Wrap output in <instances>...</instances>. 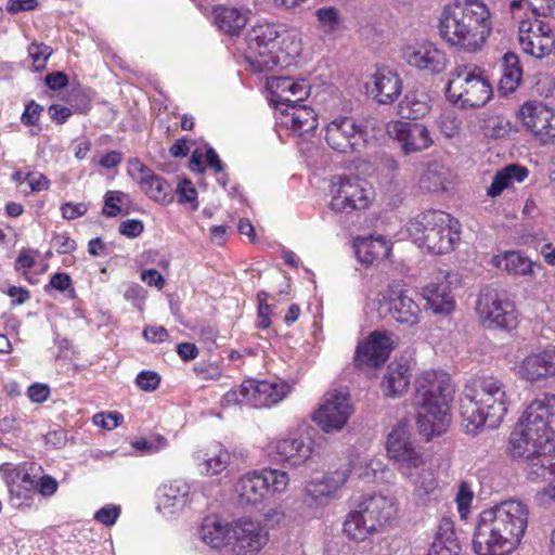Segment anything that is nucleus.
Masks as SVG:
<instances>
[{
    "mask_svg": "<svg viewBox=\"0 0 555 555\" xmlns=\"http://www.w3.org/2000/svg\"><path fill=\"white\" fill-rule=\"evenodd\" d=\"M555 395L542 393L533 399L509 437L514 459L526 463L532 481H546L555 473Z\"/></svg>",
    "mask_w": 555,
    "mask_h": 555,
    "instance_id": "f257e3e1",
    "label": "nucleus"
},
{
    "mask_svg": "<svg viewBox=\"0 0 555 555\" xmlns=\"http://www.w3.org/2000/svg\"><path fill=\"white\" fill-rule=\"evenodd\" d=\"M528 517V506L517 500H507L482 511L473 535L474 552L477 555H509L524 538Z\"/></svg>",
    "mask_w": 555,
    "mask_h": 555,
    "instance_id": "f03ea898",
    "label": "nucleus"
},
{
    "mask_svg": "<svg viewBox=\"0 0 555 555\" xmlns=\"http://www.w3.org/2000/svg\"><path fill=\"white\" fill-rule=\"evenodd\" d=\"M438 29L451 48L478 53L492 35V12L483 0H454L442 9Z\"/></svg>",
    "mask_w": 555,
    "mask_h": 555,
    "instance_id": "7ed1b4c3",
    "label": "nucleus"
},
{
    "mask_svg": "<svg viewBox=\"0 0 555 555\" xmlns=\"http://www.w3.org/2000/svg\"><path fill=\"white\" fill-rule=\"evenodd\" d=\"M511 403L506 386L494 376L470 378L460 398L462 427L467 434L496 428Z\"/></svg>",
    "mask_w": 555,
    "mask_h": 555,
    "instance_id": "20e7f679",
    "label": "nucleus"
},
{
    "mask_svg": "<svg viewBox=\"0 0 555 555\" xmlns=\"http://www.w3.org/2000/svg\"><path fill=\"white\" fill-rule=\"evenodd\" d=\"M454 387L441 372H424L416 380V425L426 437L442 435L451 423L450 403Z\"/></svg>",
    "mask_w": 555,
    "mask_h": 555,
    "instance_id": "39448f33",
    "label": "nucleus"
},
{
    "mask_svg": "<svg viewBox=\"0 0 555 555\" xmlns=\"http://www.w3.org/2000/svg\"><path fill=\"white\" fill-rule=\"evenodd\" d=\"M387 453L395 468L412 487L420 501L435 493L438 481L430 463L411 441L410 433L403 425L396 426L387 438Z\"/></svg>",
    "mask_w": 555,
    "mask_h": 555,
    "instance_id": "423d86ee",
    "label": "nucleus"
},
{
    "mask_svg": "<svg viewBox=\"0 0 555 555\" xmlns=\"http://www.w3.org/2000/svg\"><path fill=\"white\" fill-rule=\"evenodd\" d=\"M291 77H268V102L274 108L275 126L279 129L291 130L293 135L302 137L318 127V115L308 105L289 104L285 98L286 87Z\"/></svg>",
    "mask_w": 555,
    "mask_h": 555,
    "instance_id": "0eeeda50",
    "label": "nucleus"
},
{
    "mask_svg": "<svg viewBox=\"0 0 555 555\" xmlns=\"http://www.w3.org/2000/svg\"><path fill=\"white\" fill-rule=\"evenodd\" d=\"M446 96L462 108L480 107L490 101L492 87L480 67L474 64H460L450 73Z\"/></svg>",
    "mask_w": 555,
    "mask_h": 555,
    "instance_id": "6e6552de",
    "label": "nucleus"
},
{
    "mask_svg": "<svg viewBox=\"0 0 555 555\" xmlns=\"http://www.w3.org/2000/svg\"><path fill=\"white\" fill-rule=\"evenodd\" d=\"M396 513L397 508L391 499L382 494L367 496L348 513L344 521V532L350 540L364 541L379 526L390 521Z\"/></svg>",
    "mask_w": 555,
    "mask_h": 555,
    "instance_id": "1a4fd4ad",
    "label": "nucleus"
},
{
    "mask_svg": "<svg viewBox=\"0 0 555 555\" xmlns=\"http://www.w3.org/2000/svg\"><path fill=\"white\" fill-rule=\"evenodd\" d=\"M291 391V386L281 379L244 380L240 386L227 391L221 399V406L248 405L269 408L281 402Z\"/></svg>",
    "mask_w": 555,
    "mask_h": 555,
    "instance_id": "9d476101",
    "label": "nucleus"
},
{
    "mask_svg": "<svg viewBox=\"0 0 555 555\" xmlns=\"http://www.w3.org/2000/svg\"><path fill=\"white\" fill-rule=\"evenodd\" d=\"M288 475L278 469H262L247 473L235 483L241 505H258L270 493L283 492L288 485Z\"/></svg>",
    "mask_w": 555,
    "mask_h": 555,
    "instance_id": "9b49d317",
    "label": "nucleus"
},
{
    "mask_svg": "<svg viewBox=\"0 0 555 555\" xmlns=\"http://www.w3.org/2000/svg\"><path fill=\"white\" fill-rule=\"evenodd\" d=\"M476 311L488 328L513 330L517 325V310L506 292L483 288L478 296Z\"/></svg>",
    "mask_w": 555,
    "mask_h": 555,
    "instance_id": "f8f14e48",
    "label": "nucleus"
},
{
    "mask_svg": "<svg viewBox=\"0 0 555 555\" xmlns=\"http://www.w3.org/2000/svg\"><path fill=\"white\" fill-rule=\"evenodd\" d=\"M280 33L278 26L273 23H261L255 25L247 36V47L244 52V59L248 63L254 73H268L280 65L279 56H269V59L260 63V48L276 49V39Z\"/></svg>",
    "mask_w": 555,
    "mask_h": 555,
    "instance_id": "ddd939ff",
    "label": "nucleus"
},
{
    "mask_svg": "<svg viewBox=\"0 0 555 555\" xmlns=\"http://www.w3.org/2000/svg\"><path fill=\"white\" fill-rule=\"evenodd\" d=\"M519 46L521 50L535 59H543L554 50L555 30L550 21L535 17L519 24Z\"/></svg>",
    "mask_w": 555,
    "mask_h": 555,
    "instance_id": "4468645a",
    "label": "nucleus"
},
{
    "mask_svg": "<svg viewBox=\"0 0 555 555\" xmlns=\"http://www.w3.org/2000/svg\"><path fill=\"white\" fill-rule=\"evenodd\" d=\"M352 412L350 396L345 390H331L323 403L313 413V422L325 433L338 431L348 422Z\"/></svg>",
    "mask_w": 555,
    "mask_h": 555,
    "instance_id": "2eb2a0df",
    "label": "nucleus"
},
{
    "mask_svg": "<svg viewBox=\"0 0 555 555\" xmlns=\"http://www.w3.org/2000/svg\"><path fill=\"white\" fill-rule=\"evenodd\" d=\"M331 193L330 206L336 212L349 214L369 206L367 191L357 177H333Z\"/></svg>",
    "mask_w": 555,
    "mask_h": 555,
    "instance_id": "dca6fc26",
    "label": "nucleus"
},
{
    "mask_svg": "<svg viewBox=\"0 0 555 555\" xmlns=\"http://www.w3.org/2000/svg\"><path fill=\"white\" fill-rule=\"evenodd\" d=\"M128 173L140 185L141 191L152 201L169 204L172 201V186L162 176L156 175L139 158L128 160Z\"/></svg>",
    "mask_w": 555,
    "mask_h": 555,
    "instance_id": "f3484780",
    "label": "nucleus"
},
{
    "mask_svg": "<svg viewBox=\"0 0 555 555\" xmlns=\"http://www.w3.org/2000/svg\"><path fill=\"white\" fill-rule=\"evenodd\" d=\"M268 450L273 461L297 467L311 457L313 446L309 437H287L271 441Z\"/></svg>",
    "mask_w": 555,
    "mask_h": 555,
    "instance_id": "a211bd4d",
    "label": "nucleus"
},
{
    "mask_svg": "<svg viewBox=\"0 0 555 555\" xmlns=\"http://www.w3.org/2000/svg\"><path fill=\"white\" fill-rule=\"evenodd\" d=\"M325 132V139H378L380 135L378 121L373 117L338 116L326 125Z\"/></svg>",
    "mask_w": 555,
    "mask_h": 555,
    "instance_id": "6ab92c4d",
    "label": "nucleus"
},
{
    "mask_svg": "<svg viewBox=\"0 0 555 555\" xmlns=\"http://www.w3.org/2000/svg\"><path fill=\"white\" fill-rule=\"evenodd\" d=\"M347 469L327 473L309 481L304 491V503L309 507H318L337 495L339 489L348 480Z\"/></svg>",
    "mask_w": 555,
    "mask_h": 555,
    "instance_id": "aec40b11",
    "label": "nucleus"
},
{
    "mask_svg": "<svg viewBox=\"0 0 555 555\" xmlns=\"http://www.w3.org/2000/svg\"><path fill=\"white\" fill-rule=\"evenodd\" d=\"M392 350V340L386 332L375 331L358 345L354 353L357 367H377L386 362Z\"/></svg>",
    "mask_w": 555,
    "mask_h": 555,
    "instance_id": "412c9836",
    "label": "nucleus"
},
{
    "mask_svg": "<svg viewBox=\"0 0 555 555\" xmlns=\"http://www.w3.org/2000/svg\"><path fill=\"white\" fill-rule=\"evenodd\" d=\"M191 485L175 479L160 485L156 491L157 508L166 516L182 512L192 501Z\"/></svg>",
    "mask_w": 555,
    "mask_h": 555,
    "instance_id": "4be33fe9",
    "label": "nucleus"
},
{
    "mask_svg": "<svg viewBox=\"0 0 555 555\" xmlns=\"http://www.w3.org/2000/svg\"><path fill=\"white\" fill-rule=\"evenodd\" d=\"M403 56L409 65L430 74L443 72L448 62L446 53L428 41L406 48Z\"/></svg>",
    "mask_w": 555,
    "mask_h": 555,
    "instance_id": "5701e85b",
    "label": "nucleus"
},
{
    "mask_svg": "<svg viewBox=\"0 0 555 555\" xmlns=\"http://www.w3.org/2000/svg\"><path fill=\"white\" fill-rule=\"evenodd\" d=\"M460 241V223L451 217V222H446L441 227H434L424 240L416 244L426 247L434 254H447L453 250L456 242Z\"/></svg>",
    "mask_w": 555,
    "mask_h": 555,
    "instance_id": "b1692460",
    "label": "nucleus"
},
{
    "mask_svg": "<svg viewBox=\"0 0 555 555\" xmlns=\"http://www.w3.org/2000/svg\"><path fill=\"white\" fill-rule=\"evenodd\" d=\"M490 263L509 275L534 278L537 271L541 270V264L530 260L519 250H506L494 255Z\"/></svg>",
    "mask_w": 555,
    "mask_h": 555,
    "instance_id": "393cba45",
    "label": "nucleus"
},
{
    "mask_svg": "<svg viewBox=\"0 0 555 555\" xmlns=\"http://www.w3.org/2000/svg\"><path fill=\"white\" fill-rule=\"evenodd\" d=\"M520 113L533 135L540 139H555V111L526 103L521 106Z\"/></svg>",
    "mask_w": 555,
    "mask_h": 555,
    "instance_id": "a878e982",
    "label": "nucleus"
},
{
    "mask_svg": "<svg viewBox=\"0 0 555 555\" xmlns=\"http://www.w3.org/2000/svg\"><path fill=\"white\" fill-rule=\"evenodd\" d=\"M233 535L240 550L258 552L268 541V533L261 522L249 518H241L232 527Z\"/></svg>",
    "mask_w": 555,
    "mask_h": 555,
    "instance_id": "bb28decb",
    "label": "nucleus"
},
{
    "mask_svg": "<svg viewBox=\"0 0 555 555\" xmlns=\"http://www.w3.org/2000/svg\"><path fill=\"white\" fill-rule=\"evenodd\" d=\"M367 90L379 104H391L402 92V80L397 73L378 68L372 76V88L367 86Z\"/></svg>",
    "mask_w": 555,
    "mask_h": 555,
    "instance_id": "cd10ccee",
    "label": "nucleus"
},
{
    "mask_svg": "<svg viewBox=\"0 0 555 555\" xmlns=\"http://www.w3.org/2000/svg\"><path fill=\"white\" fill-rule=\"evenodd\" d=\"M519 374L531 382L555 376V349L527 356L519 367Z\"/></svg>",
    "mask_w": 555,
    "mask_h": 555,
    "instance_id": "c85d7f7f",
    "label": "nucleus"
},
{
    "mask_svg": "<svg viewBox=\"0 0 555 555\" xmlns=\"http://www.w3.org/2000/svg\"><path fill=\"white\" fill-rule=\"evenodd\" d=\"M450 273L441 276L437 282H431L423 288V297L427 306L435 313H450L454 309V299L451 295L449 281Z\"/></svg>",
    "mask_w": 555,
    "mask_h": 555,
    "instance_id": "c756f323",
    "label": "nucleus"
},
{
    "mask_svg": "<svg viewBox=\"0 0 555 555\" xmlns=\"http://www.w3.org/2000/svg\"><path fill=\"white\" fill-rule=\"evenodd\" d=\"M388 311L395 321L406 326L415 325L421 313L418 305L402 291H390Z\"/></svg>",
    "mask_w": 555,
    "mask_h": 555,
    "instance_id": "7c9ffc66",
    "label": "nucleus"
},
{
    "mask_svg": "<svg viewBox=\"0 0 555 555\" xmlns=\"http://www.w3.org/2000/svg\"><path fill=\"white\" fill-rule=\"evenodd\" d=\"M354 250L358 260L364 264L386 259L391 254V244L384 236L357 237Z\"/></svg>",
    "mask_w": 555,
    "mask_h": 555,
    "instance_id": "2f4dec72",
    "label": "nucleus"
},
{
    "mask_svg": "<svg viewBox=\"0 0 555 555\" xmlns=\"http://www.w3.org/2000/svg\"><path fill=\"white\" fill-rule=\"evenodd\" d=\"M314 16L315 29L324 41L337 39L345 28L343 14L336 7L319 8L315 10Z\"/></svg>",
    "mask_w": 555,
    "mask_h": 555,
    "instance_id": "473e14b6",
    "label": "nucleus"
},
{
    "mask_svg": "<svg viewBox=\"0 0 555 555\" xmlns=\"http://www.w3.org/2000/svg\"><path fill=\"white\" fill-rule=\"evenodd\" d=\"M215 26L230 36L238 35L247 23L246 12L242 9L218 4L212 8Z\"/></svg>",
    "mask_w": 555,
    "mask_h": 555,
    "instance_id": "72a5a7b5",
    "label": "nucleus"
},
{
    "mask_svg": "<svg viewBox=\"0 0 555 555\" xmlns=\"http://www.w3.org/2000/svg\"><path fill=\"white\" fill-rule=\"evenodd\" d=\"M461 544L455 535L454 524L444 518L440 521L427 555H459Z\"/></svg>",
    "mask_w": 555,
    "mask_h": 555,
    "instance_id": "f704fd0d",
    "label": "nucleus"
},
{
    "mask_svg": "<svg viewBox=\"0 0 555 555\" xmlns=\"http://www.w3.org/2000/svg\"><path fill=\"white\" fill-rule=\"evenodd\" d=\"M502 75L498 85L501 95H508L517 90L522 79L519 57L514 52H506L501 60Z\"/></svg>",
    "mask_w": 555,
    "mask_h": 555,
    "instance_id": "c9c22d12",
    "label": "nucleus"
},
{
    "mask_svg": "<svg viewBox=\"0 0 555 555\" xmlns=\"http://www.w3.org/2000/svg\"><path fill=\"white\" fill-rule=\"evenodd\" d=\"M229 524L223 522L219 517L211 515L203 519L198 529L199 539L212 548H219L230 540Z\"/></svg>",
    "mask_w": 555,
    "mask_h": 555,
    "instance_id": "e433bc0d",
    "label": "nucleus"
},
{
    "mask_svg": "<svg viewBox=\"0 0 555 555\" xmlns=\"http://www.w3.org/2000/svg\"><path fill=\"white\" fill-rule=\"evenodd\" d=\"M446 222H451V215L441 210H427L413 218L406 230L414 243H417L434 227H441Z\"/></svg>",
    "mask_w": 555,
    "mask_h": 555,
    "instance_id": "4c0bfd02",
    "label": "nucleus"
},
{
    "mask_svg": "<svg viewBox=\"0 0 555 555\" xmlns=\"http://www.w3.org/2000/svg\"><path fill=\"white\" fill-rule=\"evenodd\" d=\"M410 384L409 367L402 363H390L380 382V389L386 397L402 395Z\"/></svg>",
    "mask_w": 555,
    "mask_h": 555,
    "instance_id": "58836bf2",
    "label": "nucleus"
},
{
    "mask_svg": "<svg viewBox=\"0 0 555 555\" xmlns=\"http://www.w3.org/2000/svg\"><path fill=\"white\" fill-rule=\"evenodd\" d=\"M386 132L389 139H429V132L424 125L408 119L389 121L386 125Z\"/></svg>",
    "mask_w": 555,
    "mask_h": 555,
    "instance_id": "ea45409f",
    "label": "nucleus"
},
{
    "mask_svg": "<svg viewBox=\"0 0 555 555\" xmlns=\"http://www.w3.org/2000/svg\"><path fill=\"white\" fill-rule=\"evenodd\" d=\"M202 466V473L217 475L223 472L230 462V453L219 444L212 446L207 453Z\"/></svg>",
    "mask_w": 555,
    "mask_h": 555,
    "instance_id": "a19ab883",
    "label": "nucleus"
},
{
    "mask_svg": "<svg viewBox=\"0 0 555 555\" xmlns=\"http://www.w3.org/2000/svg\"><path fill=\"white\" fill-rule=\"evenodd\" d=\"M25 466H27L25 463L22 465H13L11 463L0 465V473L12 496L22 498V485H20V480Z\"/></svg>",
    "mask_w": 555,
    "mask_h": 555,
    "instance_id": "79ce46f5",
    "label": "nucleus"
},
{
    "mask_svg": "<svg viewBox=\"0 0 555 555\" xmlns=\"http://www.w3.org/2000/svg\"><path fill=\"white\" fill-rule=\"evenodd\" d=\"M399 107L402 116L411 121L424 117L429 112L428 103L425 100L416 99L414 94L405 95Z\"/></svg>",
    "mask_w": 555,
    "mask_h": 555,
    "instance_id": "37998d69",
    "label": "nucleus"
},
{
    "mask_svg": "<svg viewBox=\"0 0 555 555\" xmlns=\"http://www.w3.org/2000/svg\"><path fill=\"white\" fill-rule=\"evenodd\" d=\"M446 182V173L442 167L437 164L430 165L428 169L422 175L420 180L421 188L428 192L444 190Z\"/></svg>",
    "mask_w": 555,
    "mask_h": 555,
    "instance_id": "c03bdc74",
    "label": "nucleus"
},
{
    "mask_svg": "<svg viewBox=\"0 0 555 555\" xmlns=\"http://www.w3.org/2000/svg\"><path fill=\"white\" fill-rule=\"evenodd\" d=\"M67 102L75 112L80 114L88 113L92 107L91 89L81 86L73 87L68 94Z\"/></svg>",
    "mask_w": 555,
    "mask_h": 555,
    "instance_id": "a18cd8bd",
    "label": "nucleus"
},
{
    "mask_svg": "<svg viewBox=\"0 0 555 555\" xmlns=\"http://www.w3.org/2000/svg\"><path fill=\"white\" fill-rule=\"evenodd\" d=\"M311 87L306 79H295L291 77L286 87L285 98H288L289 104H299L310 95Z\"/></svg>",
    "mask_w": 555,
    "mask_h": 555,
    "instance_id": "49530a36",
    "label": "nucleus"
},
{
    "mask_svg": "<svg viewBox=\"0 0 555 555\" xmlns=\"http://www.w3.org/2000/svg\"><path fill=\"white\" fill-rule=\"evenodd\" d=\"M487 129L491 130L490 139H505L516 132L515 125L505 117L496 116L487 121Z\"/></svg>",
    "mask_w": 555,
    "mask_h": 555,
    "instance_id": "de8ad7c7",
    "label": "nucleus"
},
{
    "mask_svg": "<svg viewBox=\"0 0 555 555\" xmlns=\"http://www.w3.org/2000/svg\"><path fill=\"white\" fill-rule=\"evenodd\" d=\"M27 51L35 70L40 72L44 69L48 59L52 54V49L44 43L33 42L28 46Z\"/></svg>",
    "mask_w": 555,
    "mask_h": 555,
    "instance_id": "09e8293b",
    "label": "nucleus"
},
{
    "mask_svg": "<svg viewBox=\"0 0 555 555\" xmlns=\"http://www.w3.org/2000/svg\"><path fill=\"white\" fill-rule=\"evenodd\" d=\"M270 299H273V297L264 291H260L257 295V300H258L257 326L262 330L268 328L271 324L270 315L273 311V307L268 302Z\"/></svg>",
    "mask_w": 555,
    "mask_h": 555,
    "instance_id": "8fccbe9b",
    "label": "nucleus"
},
{
    "mask_svg": "<svg viewBox=\"0 0 555 555\" xmlns=\"http://www.w3.org/2000/svg\"><path fill=\"white\" fill-rule=\"evenodd\" d=\"M167 446H168L167 439L159 434L153 435L149 438L138 439L132 442V447L135 450L146 452L150 454L156 453V452L165 449Z\"/></svg>",
    "mask_w": 555,
    "mask_h": 555,
    "instance_id": "3c124183",
    "label": "nucleus"
},
{
    "mask_svg": "<svg viewBox=\"0 0 555 555\" xmlns=\"http://www.w3.org/2000/svg\"><path fill=\"white\" fill-rule=\"evenodd\" d=\"M126 197V193L121 191H107L104 196L103 214L107 217L118 216L121 211L119 204H121Z\"/></svg>",
    "mask_w": 555,
    "mask_h": 555,
    "instance_id": "603ef678",
    "label": "nucleus"
},
{
    "mask_svg": "<svg viewBox=\"0 0 555 555\" xmlns=\"http://www.w3.org/2000/svg\"><path fill=\"white\" fill-rule=\"evenodd\" d=\"M177 194L180 204L191 203L193 210H196L198 208V203L196 201L197 191L189 179H182L181 181H179L177 186Z\"/></svg>",
    "mask_w": 555,
    "mask_h": 555,
    "instance_id": "864d4df0",
    "label": "nucleus"
},
{
    "mask_svg": "<svg viewBox=\"0 0 555 555\" xmlns=\"http://www.w3.org/2000/svg\"><path fill=\"white\" fill-rule=\"evenodd\" d=\"M437 126L447 139H452L457 134L460 120L453 113H444L437 120Z\"/></svg>",
    "mask_w": 555,
    "mask_h": 555,
    "instance_id": "5fc2aeb1",
    "label": "nucleus"
},
{
    "mask_svg": "<svg viewBox=\"0 0 555 555\" xmlns=\"http://www.w3.org/2000/svg\"><path fill=\"white\" fill-rule=\"evenodd\" d=\"M511 185H512V183L509 181V175L505 167L495 173V176L493 177L492 183L490 184V186L487 190V194L490 197H496L505 189L509 188Z\"/></svg>",
    "mask_w": 555,
    "mask_h": 555,
    "instance_id": "6e6d98bb",
    "label": "nucleus"
},
{
    "mask_svg": "<svg viewBox=\"0 0 555 555\" xmlns=\"http://www.w3.org/2000/svg\"><path fill=\"white\" fill-rule=\"evenodd\" d=\"M124 420V416L119 412L109 413H96L92 417V422L95 426L111 430L116 428Z\"/></svg>",
    "mask_w": 555,
    "mask_h": 555,
    "instance_id": "4d7b16f0",
    "label": "nucleus"
},
{
    "mask_svg": "<svg viewBox=\"0 0 555 555\" xmlns=\"http://www.w3.org/2000/svg\"><path fill=\"white\" fill-rule=\"evenodd\" d=\"M120 507L113 504H106L94 514V519L105 526H113L120 515Z\"/></svg>",
    "mask_w": 555,
    "mask_h": 555,
    "instance_id": "13d9d810",
    "label": "nucleus"
},
{
    "mask_svg": "<svg viewBox=\"0 0 555 555\" xmlns=\"http://www.w3.org/2000/svg\"><path fill=\"white\" fill-rule=\"evenodd\" d=\"M135 383L144 391H154L160 383V376L154 371H142L137 375Z\"/></svg>",
    "mask_w": 555,
    "mask_h": 555,
    "instance_id": "bf43d9fd",
    "label": "nucleus"
},
{
    "mask_svg": "<svg viewBox=\"0 0 555 555\" xmlns=\"http://www.w3.org/2000/svg\"><path fill=\"white\" fill-rule=\"evenodd\" d=\"M52 246L59 254H69L77 247L76 242L66 233H55L52 237Z\"/></svg>",
    "mask_w": 555,
    "mask_h": 555,
    "instance_id": "052dcab7",
    "label": "nucleus"
},
{
    "mask_svg": "<svg viewBox=\"0 0 555 555\" xmlns=\"http://www.w3.org/2000/svg\"><path fill=\"white\" fill-rule=\"evenodd\" d=\"M43 111V106L35 102L34 100L29 101L25 109L22 114V122L26 126H35L39 120L40 114Z\"/></svg>",
    "mask_w": 555,
    "mask_h": 555,
    "instance_id": "680f3d73",
    "label": "nucleus"
},
{
    "mask_svg": "<svg viewBox=\"0 0 555 555\" xmlns=\"http://www.w3.org/2000/svg\"><path fill=\"white\" fill-rule=\"evenodd\" d=\"M473 501V492L469 490L466 483H462L456 494L457 508L462 517H465L466 513Z\"/></svg>",
    "mask_w": 555,
    "mask_h": 555,
    "instance_id": "e2e57ef3",
    "label": "nucleus"
},
{
    "mask_svg": "<svg viewBox=\"0 0 555 555\" xmlns=\"http://www.w3.org/2000/svg\"><path fill=\"white\" fill-rule=\"evenodd\" d=\"M144 230L142 221L137 219H128L120 223L119 233L127 237H138Z\"/></svg>",
    "mask_w": 555,
    "mask_h": 555,
    "instance_id": "0e129e2a",
    "label": "nucleus"
},
{
    "mask_svg": "<svg viewBox=\"0 0 555 555\" xmlns=\"http://www.w3.org/2000/svg\"><path fill=\"white\" fill-rule=\"evenodd\" d=\"M37 7V0H8L5 9L10 14H17L34 11Z\"/></svg>",
    "mask_w": 555,
    "mask_h": 555,
    "instance_id": "69168bd1",
    "label": "nucleus"
},
{
    "mask_svg": "<svg viewBox=\"0 0 555 555\" xmlns=\"http://www.w3.org/2000/svg\"><path fill=\"white\" fill-rule=\"evenodd\" d=\"M87 210L88 207L83 203L73 204L68 202L61 206L62 216L67 220H74L81 217L87 212Z\"/></svg>",
    "mask_w": 555,
    "mask_h": 555,
    "instance_id": "338daca9",
    "label": "nucleus"
},
{
    "mask_svg": "<svg viewBox=\"0 0 555 555\" xmlns=\"http://www.w3.org/2000/svg\"><path fill=\"white\" fill-rule=\"evenodd\" d=\"M24 180L31 192H40L49 188V180L39 172H28L25 175Z\"/></svg>",
    "mask_w": 555,
    "mask_h": 555,
    "instance_id": "774afa93",
    "label": "nucleus"
}]
</instances>
